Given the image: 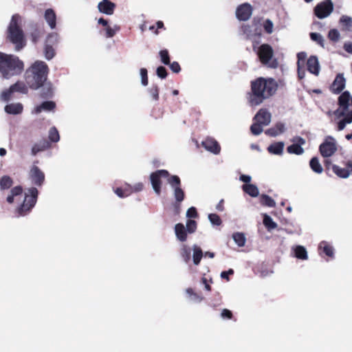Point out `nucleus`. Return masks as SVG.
Segmentation results:
<instances>
[{"instance_id":"nucleus-31","label":"nucleus","mask_w":352,"mask_h":352,"mask_svg":"<svg viewBox=\"0 0 352 352\" xmlns=\"http://www.w3.org/2000/svg\"><path fill=\"white\" fill-rule=\"evenodd\" d=\"M13 184V179L8 175H3L0 179V189L1 190H8Z\"/></svg>"},{"instance_id":"nucleus-47","label":"nucleus","mask_w":352,"mask_h":352,"mask_svg":"<svg viewBox=\"0 0 352 352\" xmlns=\"http://www.w3.org/2000/svg\"><path fill=\"white\" fill-rule=\"evenodd\" d=\"M159 55L160 56L161 62L164 65L170 64V56L168 51L167 50H162L159 52Z\"/></svg>"},{"instance_id":"nucleus-40","label":"nucleus","mask_w":352,"mask_h":352,"mask_svg":"<svg viewBox=\"0 0 352 352\" xmlns=\"http://www.w3.org/2000/svg\"><path fill=\"white\" fill-rule=\"evenodd\" d=\"M232 238L234 242L239 247H243L245 243V235L241 232H235L232 234Z\"/></svg>"},{"instance_id":"nucleus-49","label":"nucleus","mask_w":352,"mask_h":352,"mask_svg":"<svg viewBox=\"0 0 352 352\" xmlns=\"http://www.w3.org/2000/svg\"><path fill=\"white\" fill-rule=\"evenodd\" d=\"M197 228V223L195 220L188 219L186 221V230L188 233H194Z\"/></svg>"},{"instance_id":"nucleus-33","label":"nucleus","mask_w":352,"mask_h":352,"mask_svg":"<svg viewBox=\"0 0 352 352\" xmlns=\"http://www.w3.org/2000/svg\"><path fill=\"white\" fill-rule=\"evenodd\" d=\"M202 257H203V252H202L201 248L195 245L193 246V255H192L193 263L195 265H199Z\"/></svg>"},{"instance_id":"nucleus-11","label":"nucleus","mask_w":352,"mask_h":352,"mask_svg":"<svg viewBox=\"0 0 352 352\" xmlns=\"http://www.w3.org/2000/svg\"><path fill=\"white\" fill-rule=\"evenodd\" d=\"M333 10V4L331 0H325L317 5L314 9V12L319 19H324L330 15Z\"/></svg>"},{"instance_id":"nucleus-59","label":"nucleus","mask_w":352,"mask_h":352,"mask_svg":"<svg viewBox=\"0 0 352 352\" xmlns=\"http://www.w3.org/2000/svg\"><path fill=\"white\" fill-rule=\"evenodd\" d=\"M156 74L157 76L162 79L166 78L168 75L166 69L163 66H159L157 68Z\"/></svg>"},{"instance_id":"nucleus-55","label":"nucleus","mask_w":352,"mask_h":352,"mask_svg":"<svg viewBox=\"0 0 352 352\" xmlns=\"http://www.w3.org/2000/svg\"><path fill=\"white\" fill-rule=\"evenodd\" d=\"M340 23L346 28H350L352 27V18L343 15L340 19Z\"/></svg>"},{"instance_id":"nucleus-51","label":"nucleus","mask_w":352,"mask_h":352,"mask_svg":"<svg viewBox=\"0 0 352 352\" xmlns=\"http://www.w3.org/2000/svg\"><path fill=\"white\" fill-rule=\"evenodd\" d=\"M44 53L45 56L47 60L52 59L55 55L54 48L48 44H45V45Z\"/></svg>"},{"instance_id":"nucleus-8","label":"nucleus","mask_w":352,"mask_h":352,"mask_svg":"<svg viewBox=\"0 0 352 352\" xmlns=\"http://www.w3.org/2000/svg\"><path fill=\"white\" fill-rule=\"evenodd\" d=\"M257 55L260 62L270 68L275 69L278 67V63L276 59H272L274 50L269 44H262L258 49Z\"/></svg>"},{"instance_id":"nucleus-3","label":"nucleus","mask_w":352,"mask_h":352,"mask_svg":"<svg viewBox=\"0 0 352 352\" xmlns=\"http://www.w3.org/2000/svg\"><path fill=\"white\" fill-rule=\"evenodd\" d=\"M23 69L24 63L17 56L0 52V74L3 78L19 75Z\"/></svg>"},{"instance_id":"nucleus-37","label":"nucleus","mask_w":352,"mask_h":352,"mask_svg":"<svg viewBox=\"0 0 352 352\" xmlns=\"http://www.w3.org/2000/svg\"><path fill=\"white\" fill-rule=\"evenodd\" d=\"M294 255L297 258L305 260L307 259V252L304 247L298 245L294 248Z\"/></svg>"},{"instance_id":"nucleus-15","label":"nucleus","mask_w":352,"mask_h":352,"mask_svg":"<svg viewBox=\"0 0 352 352\" xmlns=\"http://www.w3.org/2000/svg\"><path fill=\"white\" fill-rule=\"evenodd\" d=\"M201 145L206 150L217 155L221 151V146L218 142L212 138H207L201 142Z\"/></svg>"},{"instance_id":"nucleus-19","label":"nucleus","mask_w":352,"mask_h":352,"mask_svg":"<svg viewBox=\"0 0 352 352\" xmlns=\"http://www.w3.org/2000/svg\"><path fill=\"white\" fill-rule=\"evenodd\" d=\"M254 120L266 126L268 125L271 121V114L267 109H261L254 117Z\"/></svg>"},{"instance_id":"nucleus-14","label":"nucleus","mask_w":352,"mask_h":352,"mask_svg":"<svg viewBox=\"0 0 352 352\" xmlns=\"http://www.w3.org/2000/svg\"><path fill=\"white\" fill-rule=\"evenodd\" d=\"M30 178L34 185L41 186L44 183L45 174L38 166L34 165L30 170Z\"/></svg>"},{"instance_id":"nucleus-52","label":"nucleus","mask_w":352,"mask_h":352,"mask_svg":"<svg viewBox=\"0 0 352 352\" xmlns=\"http://www.w3.org/2000/svg\"><path fill=\"white\" fill-rule=\"evenodd\" d=\"M310 37L312 41L316 42L320 46L324 47V38L320 34L314 32L311 33Z\"/></svg>"},{"instance_id":"nucleus-63","label":"nucleus","mask_w":352,"mask_h":352,"mask_svg":"<svg viewBox=\"0 0 352 352\" xmlns=\"http://www.w3.org/2000/svg\"><path fill=\"white\" fill-rule=\"evenodd\" d=\"M234 270L232 269H230L228 271H223L221 273V277L223 279H226L227 280H229V275L233 274Z\"/></svg>"},{"instance_id":"nucleus-22","label":"nucleus","mask_w":352,"mask_h":352,"mask_svg":"<svg viewBox=\"0 0 352 352\" xmlns=\"http://www.w3.org/2000/svg\"><path fill=\"white\" fill-rule=\"evenodd\" d=\"M175 232L177 239L181 241L184 242L187 240V230L182 223H178L175 226Z\"/></svg>"},{"instance_id":"nucleus-30","label":"nucleus","mask_w":352,"mask_h":352,"mask_svg":"<svg viewBox=\"0 0 352 352\" xmlns=\"http://www.w3.org/2000/svg\"><path fill=\"white\" fill-rule=\"evenodd\" d=\"M284 148V144L282 142H275L272 144L267 148V151L270 153H273L275 155H280L283 153V150Z\"/></svg>"},{"instance_id":"nucleus-13","label":"nucleus","mask_w":352,"mask_h":352,"mask_svg":"<svg viewBox=\"0 0 352 352\" xmlns=\"http://www.w3.org/2000/svg\"><path fill=\"white\" fill-rule=\"evenodd\" d=\"M306 52H302L297 54V72L299 79H302L305 76V70L308 69V60H306Z\"/></svg>"},{"instance_id":"nucleus-17","label":"nucleus","mask_w":352,"mask_h":352,"mask_svg":"<svg viewBox=\"0 0 352 352\" xmlns=\"http://www.w3.org/2000/svg\"><path fill=\"white\" fill-rule=\"evenodd\" d=\"M116 5L110 0H102L98 4V9L100 12L111 15L113 14Z\"/></svg>"},{"instance_id":"nucleus-26","label":"nucleus","mask_w":352,"mask_h":352,"mask_svg":"<svg viewBox=\"0 0 352 352\" xmlns=\"http://www.w3.org/2000/svg\"><path fill=\"white\" fill-rule=\"evenodd\" d=\"M320 70V66L318 59L315 56H309V73L318 76Z\"/></svg>"},{"instance_id":"nucleus-1","label":"nucleus","mask_w":352,"mask_h":352,"mask_svg":"<svg viewBox=\"0 0 352 352\" xmlns=\"http://www.w3.org/2000/svg\"><path fill=\"white\" fill-rule=\"evenodd\" d=\"M278 89L276 81L272 78L259 77L250 82V91L247 93V99L251 107L258 106L272 97Z\"/></svg>"},{"instance_id":"nucleus-62","label":"nucleus","mask_w":352,"mask_h":352,"mask_svg":"<svg viewBox=\"0 0 352 352\" xmlns=\"http://www.w3.org/2000/svg\"><path fill=\"white\" fill-rule=\"evenodd\" d=\"M221 316L224 319H232L233 315L231 311L223 309L221 311Z\"/></svg>"},{"instance_id":"nucleus-27","label":"nucleus","mask_w":352,"mask_h":352,"mask_svg":"<svg viewBox=\"0 0 352 352\" xmlns=\"http://www.w3.org/2000/svg\"><path fill=\"white\" fill-rule=\"evenodd\" d=\"M56 107V104L53 101H45L42 102L40 105L37 106L35 108V113H39L42 111H52Z\"/></svg>"},{"instance_id":"nucleus-46","label":"nucleus","mask_w":352,"mask_h":352,"mask_svg":"<svg viewBox=\"0 0 352 352\" xmlns=\"http://www.w3.org/2000/svg\"><path fill=\"white\" fill-rule=\"evenodd\" d=\"M287 151L289 153H294L296 155H300L303 153L302 148L300 146V145L298 144H293L289 146L287 148Z\"/></svg>"},{"instance_id":"nucleus-18","label":"nucleus","mask_w":352,"mask_h":352,"mask_svg":"<svg viewBox=\"0 0 352 352\" xmlns=\"http://www.w3.org/2000/svg\"><path fill=\"white\" fill-rule=\"evenodd\" d=\"M318 250L321 255L324 254L331 258H334L335 250L330 243L325 241H321L319 243Z\"/></svg>"},{"instance_id":"nucleus-48","label":"nucleus","mask_w":352,"mask_h":352,"mask_svg":"<svg viewBox=\"0 0 352 352\" xmlns=\"http://www.w3.org/2000/svg\"><path fill=\"white\" fill-rule=\"evenodd\" d=\"M43 34V31L42 30H40L38 28H35L31 32L32 41L34 43H37Z\"/></svg>"},{"instance_id":"nucleus-16","label":"nucleus","mask_w":352,"mask_h":352,"mask_svg":"<svg viewBox=\"0 0 352 352\" xmlns=\"http://www.w3.org/2000/svg\"><path fill=\"white\" fill-rule=\"evenodd\" d=\"M332 170L338 177L346 179L350 176L351 172H352V162H349L346 168H342L333 164L332 165Z\"/></svg>"},{"instance_id":"nucleus-5","label":"nucleus","mask_w":352,"mask_h":352,"mask_svg":"<svg viewBox=\"0 0 352 352\" xmlns=\"http://www.w3.org/2000/svg\"><path fill=\"white\" fill-rule=\"evenodd\" d=\"M21 16L14 14L10 20L6 32V39L14 45L16 51H20L26 45V40L22 28L20 26Z\"/></svg>"},{"instance_id":"nucleus-44","label":"nucleus","mask_w":352,"mask_h":352,"mask_svg":"<svg viewBox=\"0 0 352 352\" xmlns=\"http://www.w3.org/2000/svg\"><path fill=\"white\" fill-rule=\"evenodd\" d=\"M190 249L186 245H183L181 248V256L186 263H188L190 259Z\"/></svg>"},{"instance_id":"nucleus-25","label":"nucleus","mask_w":352,"mask_h":352,"mask_svg":"<svg viewBox=\"0 0 352 352\" xmlns=\"http://www.w3.org/2000/svg\"><path fill=\"white\" fill-rule=\"evenodd\" d=\"M23 107L21 103H11L6 105L5 111L8 114L16 115L22 113Z\"/></svg>"},{"instance_id":"nucleus-57","label":"nucleus","mask_w":352,"mask_h":352,"mask_svg":"<svg viewBox=\"0 0 352 352\" xmlns=\"http://www.w3.org/2000/svg\"><path fill=\"white\" fill-rule=\"evenodd\" d=\"M274 24L270 19H266L263 23V28L266 33L270 34L273 32Z\"/></svg>"},{"instance_id":"nucleus-34","label":"nucleus","mask_w":352,"mask_h":352,"mask_svg":"<svg viewBox=\"0 0 352 352\" xmlns=\"http://www.w3.org/2000/svg\"><path fill=\"white\" fill-rule=\"evenodd\" d=\"M186 292L191 300L195 302H201L204 297L201 294L195 292L193 289L189 287L186 289Z\"/></svg>"},{"instance_id":"nucleus-56","label":"nucleus","mask_w":352,"mask_h":352,"mask_svg":"<svg viewBox=\"0 0 352 352\" xmlns=\"http://www.w3.org/2000/svg\"><path fill=\"white\" fill-rule=\"evenodd\" d=\"M159 87L157 85H153V86L148 89L149 94L155 100H159Z\"/></svg>"},{"instance_id":"nucleus-41","label":"nucleus","mask_w":352,"mask_h":352,"mask_svg":"<svg viewBox=\"0 0 352 352\" xmlns=\"http://www.w3.org/2000/svg\"><path fill=\"white\" fill-rule=\"evenodd\" d=\"M241 31L243 32V34L246 36L247 38H250L251 37H252L253 36L256 35V34H258L259 36L261 35L260 32H258V33L256 32V29L255 30V32L253 33L252 30V28L250 25L243 24L241 26Z\"/></svg>"},{"instance_id":"nucleus-12","label":"nucleus","mask_w":352,"mask_h":352,"mask_svg":"<svg viewBox=\"0 0 352 352\" xmlns=\"http://www.w3.org/2000/svg\"><path fill=\"white\" fill-rule=\"evenodd\" d=\"M252 6L248 3L239 5L236 10V16L239 21H248L252 14Z\"/></svg>"},{"instance_id":"nucleus-64","label":"nucleus","mask_w":352,"mask_h":352,"mask_svg":"<svg viewBox=\"0 0 352 352\" xmlns=\"http://www.w3.org/2000/svg\"><path fill=\"white\" fill-rule=\"evenodd\" d=\"M343 47L346 52L352 54V42H346Z\"/></svg>"},{"instance_id":"nucleus-7","label":"nucleus","mask_w":352,"mask_h":352,"mask_svg":"<svg viewBox=\"0 0 352 352\" xmlns=\"http://www.w3.org/2000/svg\"><path fill=\"white\" fill-rule=\"evenodd\" d=\"M38 195V191L35 187L28 189L25 194L23 202L16 209L19 215H26L32 210L37 201Z\"/></svg>"},{"instance_id":"nucleus-2","label":"nucleus","mask_w":352,"mask_h":352,"mask_svg":"<svg viewBox=\"0 0 352 352\" xmlns=\"http://www.w3.org/2000/svg\"><path fill=\"white\" fill-rule=\"evenodd\" d=\"M49 69L43 61L37 60L25 72V82L32 89H38L47 80Z\"/></svg>"},{"instance_id":"nucleus-28","label":"nucleus","mask_w":352,"mask_h":352,"mask_svg":"<svg viewBox=\"0 0 352 352\" xmlns=\"http://www.w3.org/2000/svg\"><path fill=\"white\" fill-rule=\"evenodd\" d=\"M243 190L252 197H256L258 195L259 192L257 186L252 184H245L242 186Z\"/></svg>"},{"instance_id":"nucleus-6","label":"nucleus","mask_w":352,"mask_h":352,"mask_svg":"<svg viewBox=\"0 0 352 352\" xmlns=\"http://www.w3.org/2000/svg\"><path fill=\"white\" fill-rule=\"evenodd\" d=\"M169 184L173 188L175 202L173 204L174 214L178 215L181 212V204L186 197L185 192L181 187V179L177 175L169 179Z\"/></svg>"},{"instance_id":"nucleus-29","label":"nucleus","mask_w":352,"mask_h":352,"mask_svg":"<svg viewBox=\"0 0 352 352\" xmlns=\"http://www.w3.org/2000/svg\"><path fill=\"white\" fill-rule=\"evenodd\" d=\"M41 87L42 89L40 93V96L41 98L47 99L52 97L53 89L51 83H44Z\"/></svg>"},{"instance_id":"nucleus-50","label":"nucleus","mask_w":352,"mask_h":352,"mask_svg":"<svg viewBox=\"0 0 352 352\" xmlns=\"http://www.w3.org/2000/svg\"><path fill=\"white\" fill-rule=\"evenodd\" d=\"M328 38L333 42H338L340 38V34L337 29L329 30Z\"/></svg>"},{"instance_id":"nucleus-24","label":"nucleus","mask_w":352,"mask_h":352,"mask_svg":"<svg viewBox=\"0 0 352 352\" xmlns=\"http://www.w3.org/2000/svg\"><path fill=\"white\" fill-rule=\"evenodd\" d=\"M45 19L52 29L55 28L56 25V15L55 12L51 9H47L45 12Z\"/></svg>"},{"instance_id":"nucleus-32","label":"nucleus","mask_w":352,"mask_h":352,"mask_svg":"<svg viewBox=\"0 0 352 352\" xmlns=\"http://www.w3.org/2000/svg\"><path fill=\"white\" fill-rule=\"evenodd\" d=\"M23 192V188L21 186H16L12 188L10 190V194L7 197L6 201L9 204L14 202V197L21 195Z\"/></svg>"},{"instance_id":"nucleus-54","label":"nucleus","mask_w":352,"mask_h":352,"mask_svg":"<svg viewBox=\"0 0 352 352\" xmlns=\"http://www.w3.org/2000/svg\"><path fill=\"white\" fill-rule=\"evenodd\" d=\"M13 91L10 87L9 89L4 90L1 94V99L4 102H8L12 96Z\"/></svg>"},{"instance_id":"nucleus-23","label":"nucleus","mask_w":352,"mask_h":352,"mask_svg":"<svg viewBox=\"0 0 352 352\" xmlns=\"http://www.w3.org/2000/svg\"><path fill=\"white\" fill-rule=\"evenodd\" d=\"M285 131V125L283 123L278 122L273 127H271L265 131V134L271 136L276 137L281 133H283Z\"/></svg>"},{"instance_id":"nucleus-61","label":"nucleus","mask_w":352,"mask_h":352,"mask_svg":"<svg viewBox=\"0 0 352 352\" xmlns=\"http://www.w3.org/2000/svg\"><path fill=\"white\" fill-rule=\"evenodd\" d=\"M168 65L170 66V69L174 73H179L181 70L179 64L176 61H174L172 63H170Z\"/></svg>"},{"instance_id":"nucleus-45","label":"nucleus","mask_w":352,"mask_h":352,"mask_svg":"<svg viewBox=\"0 0 352 352\" xmlns=\"http://www.w3.org/2000/svg\"><path fill=\"white\" fill-rule=\"evenodd\" d=\"M263 126L264 125L255 121L250 126L251 133L254 135L261 134L263 131Z\"/></svg>"},{"instance_id":"nucleus-42","label":"nucleus","mask_w":352,"mask_h":352,"mask_svg":"<svg viewBox=\"0 0 352 352\" xmlns=\"http://www.w3.org/2000/svg\"><path fill=\"white\" fill-rule=\"evenodd\" d=\"M49 140L52 142H57L60 140V136L57 129L55 126L50 128L49 131Z\"/></svg>"},{"instance_id":"nucleus-35","label":"nucleus","mask_w":352,"mask_h":352,"mask_svg":"<svg viewBox=\"0 0 352 352\" xmlns=\"http://www.w3.org/2000/svg\"><path fill=\"white\" fill-rule=\"evenodd\" d=\"M11 89L14 92H19L22 94H27L28 91V87L22 81H17L10 86Z\"/></svg>"},{"instance_id":"nucleus-58","label":"nucleus","mask_w":352,"mask_h":352,"mask_svg":"<svg viewBox=\"0 0 352 352\" xmlns=\"http://www.w3.org/2000/svg\"><path fill=\"white\" fill-rule=\"evenodd\" d=\"M148 72H147V69L146 68H141L140 69V76H141V80H142V84L144 85V86H146L148 83Z\"/></svg>"},{"instance_id":"nucleus-21","label":"nucleus","mask_w":352,"mask_h":352,"mask_svg":"<svg viewBox=\"0 0 352 352\" xmlns=\"http://www.w3.org/2000/svg\"><path fill=\"white\" fill-rule=\"evenodd\" d=\"M51 146V144L45 139L41 140L38 142L34 144L32 148V154L36 155L41 151H45Z\"/></svg>"},{"instance_id":"nucleus-38","label":"nucleus","mask_w":352,"mask_h":352,"mask_svg":"<svg viewBox=\"0 0 352 352\" xmlns=\"http://www.w3.org/2000/svg\"><path fill=\"white\" fill-rule=\"evenodd\" d=\"M260 202L263 206L268 207H275L276 203L274 200L267 195H261L260 197Z\"/></svg>"},{"instance_id":"nucleus-53","label":"nucleus","mask_w":352,"mask_h":352,"mask_svg":"<svg viewBox=\"0 0 352 352\" xmlns=\"http://www.w3.org/2000/svg\"><path fill=\"white\" fill-rule=\"evenodd\" d=\"M208 219L212 224L214 226H220L222 223V221L220 218V217L215 214V213H211L208 215Z\"/></svg>"},{"instance_id":"nucleus-60","label":"nucleus","mask_w":352,"mask_h":352,"mask_svg":"<svg viewBox=\"0 0 352 352\" xmlns=\"http://www.w3.org/2000/svg\"><path fill=\"white\" fill-rule=\"evenodd\" d=\"M186 217L188 218H197L198 213L197 209L195 207H190L186 212Z\"/></svg>"},{"instance_id":"nucleus-10","label":"nucleus","mask_w":352,"mask_h":352,"mask_svg":"<svg viewBox=\"0 0 352 352\" xmlns=\"http://www.w3.org/2000/svg\"><path fill=\"white\" fill-rule=\"evenodd\" d=\"M337 151L336 141L332 136L325 138L324 142L320 146L321 155L324 157L332 156Z\"/></svg>"},{"instance_id":"nucleus-9","label":"nucleus","mask_w":352,"mask_h":352,"mask_svg":"<svg viewBox=\"0 0 352 352\" xmlns=\"http://www.w3.org/2000/svg\"><path fill=\"white\" fill-rule=\"evenodd\" d=\"M173 175H170L169 172L164 169L157 170L151 173L150 181L155 192L160 195L162 192V178H167L169 183V179Z\"/></svg>"},{"instance_id":"nucleus-20","label":"nucleus","mask_w":352,"mask_h":352,"mask_svg":"<svg viewBox=\"0 0 352 352\" xmlns=\"http://www.w3.org/2000/svg\"><path fill=\"white\" fill-rule=\"evenodd\" d=\"M345 87V78L342 74H338L331 86V90L335 94L341 92Z\"/></svg>"},{"instance_id":"nucleus-36","label":"nucleus","mask_w":352,"mask_h":352,"mask_svg":"<svg viewBox=\"0 0 352 352\" xmlns=\"http://www.w3.org/2000/svg\"><path fill=\"white\" fill-rule=\"evenodd\" d=\"M309 166L315 173L320 174L323 171V168L317 157H313L309 161Z\"/></svg>"},{"instance_id":"nucleus-39","label":"nucleus","mask_w":352,"mask_h":352,"mask_svg":"<svg viewBox=\"0 0 352 352\" xmlns=\"http://www.w3.org/2000/svg\"><path fill=\"white\" fill-rule=\"evenodd\" d=\"M263 224L265 227L267 229V230L271 231L277 227V223H275L273 219L268 216L267 214H265L263 217Z\"/></svg>"},{"instance_id":"nucleus-43","label":"nucleus","mask_w":352,"mask_h":352,"mask_svg":"<svg viewBox=\"0 0 352 352\" xmlns=\"http://www.w3.org/2000/svg\"><path fill=\"white\" fill-rule=\"evenodd\" d=\"M120 30V27L118 25H114L113 28H111L109 25L108 26L104 27V31L105 32L104 36L107 38H111L115 36L117 31Z\"/></svg>"},{"instance_id":"nucleus-4","label":"nucleus","mask_w":352,"mask_h":352,"mask_svg":"<svg viewBox=\"0 0 352 352\" xmlns=\"http://www.w3.org/2000/svg\"><path fill=\"white\" fill-rule=\"evenodd\" d=\"M339 107L334 113L338 118L343 117L338 122V131L343 130L346 124L352 123V96L347 91L338 98Z\"/></svg>"}]
</instances>
